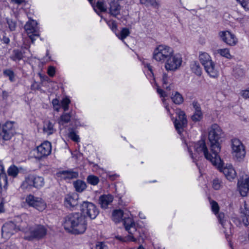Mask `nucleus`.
I'll list each match as a JSON object with an SVG mask.
<instances>
[{
    "label": "nucleus",
    "instance_id": "obj_3",
    "mask_svg": "<svg viewBox=\"0 0 249 249\" xmlns=\"http://www.w3.org/2000/svg\"><path fill=\"white\" fill-rule=\"evenodd\" d=\"M194 149L196 152L199 153L203 152L205 158L210 160L213 165L219 166L221 162V158L218 154H214L213 151L209 153L204 140L198 141L194 144Z\"/></svg>",
    "mask_w": 249,
    "mask_h": 249
},
{
    "label": "nucleus",
    "instance_id": "obj_20",
    "mask_svg": "<svg viewBox=\"0 0 249 249\" xmlns=\"http://www.w3.org/2000/svg\"><path fill=\"white\" fill-rule=\"evenodd\" d=\"M123 224L125 227V230L128 231L130 234H133L136 231L135 223L133 219L130 217L124 218L123 221Z\"/></svg>",
    "mask_w": 249,
    "mask_h": 249
},
{
    "label": "nucleus",
    "instance_id": "obj_33",
    "mask_svg": "<svg viewBox=\"0 0 249 249\" xmlns=\"http://www.w3.org/2000/svg\"><path fill=\"white\" fill-rule=\"evenodd\" d=\"M19 218H18L16 220V224L17 227L18 228V231H25L28 229V225L27 224L26 222H23L22 220L21 221V222L19 223Z\"/></svg>",
    "mask_w": 249,
    "mask_h": 249
},
{
    "label": "nucleus",
    "instance_id": "obj_34",
    "mask_svg": "<svg viewBox=\"0 0 249 249\" xmlns=\"http://www.w3.org/2000/svg\"><path fill=\"white\" fill-rule=\"evenodd\" d=\"M18 169L15 165L11 166L8 169V174L9 176L13 177V178H16L18 176Z\"/></svg>",
    "mask_w": 249,
    "mask_h": 249
},
{
    "label": "nucleus",
    "instance_id": "obj_50",
    "mask_svg": "<svg viewBox=\"0 0 249 249\" xmlns=\"http://www.w3.org/2000/svg\"><path fill=\"white\" fill-rule=\"evenodd\" d=\"M162 86L169 84V77L167 74L163 73L162 75Z\"/></svg>",
    "mask_w": 249,
    "mask_h": 249
},
{
    "label": "nucleus",
    "instance_id": "obj_29",
    "mask_svg": "<svg viewBox=\"0 0 249 249\" xmlns=\"http://www.w3.org/2000/svg\"><path fill=\"white\" fill-rule=\"evenodd\" d=\"M61 174L64 175L66 178L69 179L76 178L78 176V173L77 172H74L71 170H65L61 172Z\"/></svg>",
    "mask_w": 249,
    "mask_h": 249
},
{
    "label": "nucleus",
    "instance_id": "obj_21",
    "mask_svg": "<svg viewBox=\"0 0 249 249\" xmlns=\"http://www.w3.org/2000/svg\"><path fill=\"white\" fill-rule=\"evenodd\" d=\"M120 5L118 2L115 0H111L109 2V11L110 15L114 17L120 14Z\"/></svg>",
    "mask_w": 249,
    "mask_h": 249
},
{
    "label": "nucleus",
    "instance_id": "obj_30",
    "mask_svg": "<svg viewBox=\"0 0 249 249\" xmlns=\"http://www.w3.org/2000/svg\"><path fill=\"white\" fill-rule=\"evenodd\" d=\"M191 69L192 71L197 75L201 74V69L198 62L194 61L191 64Z\"/></svg>",
    "mask_w": 249,
    "mask_h": 249
},
{
    "label": "nucleus",
    "instance_id": "obj_55",
    "mask_svg": "<svg viewBox=\"0 0 249 249\" xmlns=\"http://www.w3.org/2000/svg\"><path fill=\"white\" fill-rule=\"evenodd\" d=\"M242 96L243 98L247 99L249 98V90L247 89L245 90H243L242 91Z\"/></svg>",
    "mask_w": 249,
    "mask_h": 249
},
{
    "label": "nucleus",
    "instance_id": "obj_12",
    "mask_svg": "<svg viewBox=\"0 0 249 249\" xmlns=\"http://www.w3.org/2000/svg\"><path fill=\"white\" fill-rule=\"evenodd\" d=\"M24 29L33 43L36 40V38L39 36V28L35 20L27 22L24 26Z\"/></svg>",
    "mask_w": 249,
    "mask_h": 249
},
{
    "label": "nucleus",
    "instance_id": "obj_25",
    "mask_svg": "<svg viewBox=\"0 0 249 249\" xmlns=\"http://www.w3.org/2000/svg\"><path fill=\"white\" fill-rule=\"evenodd\" d=\"M23 58V53L22 51L18 49H14L12 51V53L10 56V58L15 62L19 61Z\"/></svg>",
    "mask_w": 249,
    "mask_h": 249
},
{
    "label": "nucleus",
    "instance_id": "obj_51",
    "mask_svg": "<svg viewBox=\"0 0 249 249\" xmlns=\"http://www.w3.org/2000/svg\"><path fill=\"white\" fill-rule=\"evenodd\" d=\"M55 70L54 67L50 66L48 68L47 73L50 76L53 77L55 74Z\"/></svg>",
    "mask_w": 249,
    "mask_h": 249
},
{
    "label": "nucleus",
    "instance_id": "obj_26",
    "mask_svg": "<svg viewBox=\"0 0 249 249\" xmlns=\"http://www.w3.org/2000/svg\"><path fill=\"white\" fill-rule=\"evenodd\" d=\"M124 212L121 210H114L112 213V219L116 223L120 222L121 220L123 221V217Z\"/></svg>",
    "mask_w": 249,
    "mask_h": 249
},
{
    "label": "nucleus",
    "instance_id": "obj_57",
    "mask_svg": "<svg viewBox=\"0 0 249 249\" xmlns=\"http://www.w3.org/2000/svg\"><path fill=\"white\" fill-rule=\"evenodd\" d=\"M1 40L4 43L6 44H8L10 42L9 38L5 36H3L2 38L1 39Z\"/></svg>",
    "mask_w": 249,
    "mask_h": 249
},
{
    "label": "nucleus",
    "instance_id": "obj_13",
    "mask_svg": "<svg viewBox=\"0 0 249 249\" xmlns=\"http://www.w3.org/2000/svg\"><path fill=\"white\" fill-rule=\"evenodd\" d=\"M176 114L178 118H176L174 122V125L176 130L179 134L183 132L184 127L187 124V120L186 117L185 113L183 111L180 109H177Z\"/></svg>",
    "mask_w": 249,
    "mask_h": 249
},
{
    "label": "nucleus",
    "instance_id": "obj_44",
    "mask_svg": "<svg viewBox=\"0 0 249 249\" xmlns=\"http://www.w3.org/2000/svg\"><path fill=\"white\" fill-rule=\"evenodd\" d=\"M6 22L11 31H14L16 30L17 23L15 21L12 19L6 18Z\"/></svg>",
    "mask_w": 249,
    "mask_h": 249
},
{
    "label": "nucleus",
    "instance_id": "obj_17",
    "mask_svg": "<svg viewBox=\"0 0 249 249\" xmlns=\"http://www.w3.org/2000/svg\"><path fill=\"white\" fill-rule=\"evenodd\" d=\"M219 36L223 41L230 46H234L238 42L235 35L228 31L220 32Z\"/></svg>",
    "mask_w": 249,
    "mask_h": 249
},
{
    "label": "nucleus",
    "instance_id": "obj_39",
    "mask_svg": "<svg viewBox=\"0 0 249 249\" xmlns=\"http://www.w3.org/2000/svg\"><path fill=\"white\" fill-rule=\"evenodd\" d=\"M7 177L5 172L0 173V186L3 185L4 188L7 185Z\"/></svg>",
    "mask_w": 249,
    "mask_h": 249
},
{
    "label": "nucleus",
    "instance_id": "obj_64",
    "mask_svg": "<svg viewBox=\"0 0 249 249\" xmlns=\"http://www.w3.org/2000/svg\"><path fill=\"white\" fill-rule=\"evenodd\" d=\"M62 107L64 111H66L69 109V106H62Z\"/></svg>",
    "mask_w": 249,
    "mask_h": 249
},
{
    "label": "nucleus",
    "instance_id": "obj_36",
    "mask_svg": "<svg viewBox=\"0 0 249 249\" xmlns=\"http://www.w3.org/2000/svg\"><path fill=\"white\" fill-rule=\"evenodd\" d=\"M71 118V115L70 113H64L60 117L59 123L60 124L68 123L70 122Z\"/></svg>",
    "mask_w": 249,
    "mask_h": 249
},
{
    "label": "nucleus",
    "instance_id": "obj_15",
    "mask_svg": "<svg viewBox=\"0 0 249 249\" xmlns=\"http://www.w3.org/2000/svg\"><path fill=\"white\" fill-rule=\"evenodd\" d=\"M219 166L218 165H213L217 167V168L222 172L225 177L230 181L233 179L236 176V172L231 164H227L224 166V163L221 160V162Z\"/></svg>",
    "mask_w": 249,
    "mask_h": 249
},
{
    "label": "nucleus",
    "instance_id": "obj_18",
    "mask_svg": "<svg viewBox=\"0 0 249 249\" xmlns=\"http://www.w3.org/2000/svg\"><path fill=\"white\" fill-rule=\"evenodd\" d=\"M78 195L76 193L67 195L65 197L64 205L68 208H73L78 205Z\"/></svg>",
    "mask_w": 249,
    "mask_h": 249
},
{
    "label": "nucleus",
    "instance_id": "obj_49",
    "mask_svg": "<svg viewBox=\"0 0 249 249\" xmlns=\"http://www.w3.org/2000/svg\"><path fill=\"white\" fill-rule=\"evenodd\" d=\"M192 105L195 110V112H201L200 104L197 101H194L192 103Z\"/></svg>",
    "mask_w": 249,
    "mask_h": 249
},
{
    "label": "nucleus",
    "instance_id": "obj_7",
    "mask_svg": "<svg viewBox=\"0 0 249 249\" xmlns=\"http://www.w3.org/2000/svg\"><path fill=\"white\" fill-rule=\"evenodd\" d=\"M80 213L84 216V217H88L91 219H95L99 213V211L96 205L92 202L88 201H83L80 204Z\"/></svg>",
    "mask_w": 249,
    "mask_h": 249
},
{
    "label": "nucleus",
    "instance_id": "obj_16",
    "mask_svg": "<svg viewBox=\"0 0 249 249\" xmlns=\"http://www.w3.org/2000/svg\"><path fill=\"white\" fill-rule=\"evenodd\" d=\"M17 231H18V228L17 224L12 221L5 223L1 229L2 235L6 237H10Z\"/></svg>",
    "mask_w": 249,
    "mask_h": 249
},
{
    "label": "nucleus",
    "instance_id": "obj_42",
    "mask_svg": "<svg viewBox=\"0 0 249 249\" xmlns=\"http://www.w3.org/2000/svg\"><path fill=\"white\" fill-rule=\"evenodd\" d=\"M96 7L101 12H106L107 11V6L103 1L98 0L96 3Z\"/></svg>",
    "mask_w": 249,
    "mask_h": 249
},
{
    "label": "nucleus",
    "instance_id": "obj_11",
    "mask_svg": "<svg viewBox=\"0 0 249 249\" xmlns=\"http://www.w3.org/2000/svg\"><path fill=\"white\" fill-rule=\"evenodd\" d=\"M231 142L233 156L240 161L244 158L246 154L244 146L241 142L237 139L231 140Z\"/></svg>",
    "mask_w": 249,
    "mask_h": 249
},
{
    "label": "nucleus",
    "instance_id": "obj_4",
    "mask_svg": "<svg viewBox=\"0 0 249 249\" xmlns=\"http://www.w3.org/2000/svg\"><path fill=\"white\" fill-rule=\"evenodd\" d=\"M174 53L173 49L166 45H158L153 53V59L157 62L164 63L167 59Z\"/></svg>",
    "mask_w": 249,
    "mask_h": 249
},
{
    "label": "nucleus",
    "instance_id": "obj_53",
    "mask_svg": "<svg viewBox=\"0 0 249 249\" xmlns=\"http://www.w3.org/2000/svg\"><path fill=\"white\" fill-rule=\"evenodd\" d=\"M157 92L160 95V96L161 97H166L167 96V95L166 93V92L163 89H162L158 88L157 89Z\"/></svg>",
    "mask_w": 249,
    "mask_h": 249
},
{
    "label": "nucleus",
    "instance_id": "obj_52",
    "mask_svg": "<svg viewBox=\"0 0 249 249\" xmlns=\"http://www.w3.org/2000/svg\"><path fill=\"white\" fill-rule=\"evenodd\" d=\"M163 88L167 90H173L174 89V86L173 84L169 83L168 85L163 86Z\"/></svg>",
    "mask_w": 249,
    "mask_h": 249
},
{
    "label": "nucleus",
    "instance_id": "obj_54",
    "mask_svg": "<svg viewBox=\"0 0 249 249\" xmlns=\"http://www.w3.org/2000/svg\"><path fill=\"white\" fill-rule=\"evenodd\" d=\"M71 102L69 98H65L61 101L62 106H69Z\"/></svg>",
    "mask_w": 249,
    "mask_h": 249
},
{
    "label": "nucleus",
    "instance_id": "obj_24",
    "mask_svg": "<svg viewBox=\"0 0 249 249\" xmlns=\"http://www.w3.org/2000/svg\"><path fill=\"white\" fill-rule=\"evenodd\" d=\"M43 130L44 133L47 135H52L55 131V129L53 127V124L50 121L44 123Z\"/></svg>",
    "mask_w": 249,
    "mask_h": 249
},
{
    "label": "nucleus",
    "instance_id": "obj_6",
    "mask_svg": "<svg viewBox=\"0 0 249 249\" xmlns=\"http://www.w3.org/2000/svg\"><path fill=\"white\" fill-rule=\"evenodd\" d=\"M44 179L42 177L29 174L25 178L21 187L23 189H31L34 187L39 189L44 186Z\"/></svg>",
    "mask_w": 249,
    "mask_h": 249
},
{
    "label": "nucleus",
    "instance_id": "obj_38",
    "mask_svg": "<svg viewBox=\"0 0 249 249\" xmlns=\"http://www.w3.org/2000/svg\"><path fill=\"white\" fill-rule=\"evenodd\" d=\"M130 34V32L129 31V29L126 28H124L122 29L121 33H120V36H119L118 35H117V36L122 40H124V38H125L127 36H128Z\"/></svg>",
    "mask_w": 249,
    "mask_h": 249
},
{
    "label": "nucleus",
    "instance_id": "obj_10",
    "mask_svg": "<svg viewBox=\"0 0 249 249\" xmlns=\"http://www.w3.org/2000/svg\"><path fill=\"white\" fill-rule=\"evenodd\" d=\"M51 151V143L48 141H45L36 147L35 150L34 156L36 159L40 160L49 155Z\"/></svg>",
    "mask_w": 249,
    "mask_h": 249
},
{
    "label": "nucleus",
    "instance_id": "obj_61",
    "mask_svg": "<svg viewBox=\"0 0 249 249\" xmlns=\"http://www.w3.org/2000/svg\"><path fill=\"white\" fill-rule=\"evenodd\" d=\"M4 169L1 162L0 161V173H4Z\"/></svg>",
    "mask_w": 249,
    "mask_h": 249
},
{
    "label": "nucleus",
    "instance_id": "obj_37",
    "mask_svg": "<svg viewBox=\"0 0 249 249\" xmlns=\"http://www.w3.org/2000/svg\"><path fill=\"white\" fill-rule=\"evenodd\" d=\"M233 75L236 79H239L244 75V71L242 69L236 68L233 70Z\"/></svg>",
    "mask_w": 249,
    "mask_h": 249
},
{
    "label": "nucleus",
    "instance_id": "obj_28",
    "mask_svg": "<svg viewBox=\"0 0 249 249\" xmlns=\"http://www.w3.org/2000/svg\"><path fill=\"white\" fill-rule=\"evenodd\" d=\"M171 99L177 105H180L183 102L182 96L178 91L175 92L174 94H172Z\"/></svg>",
    "mask_w": 249,
    "mask_h": 249
},
{
    "label": "nucleus",
    "instance_id": "obj_41",
    "mask_svg": "<svg viewBox=\"0 0 249 249\" xmlns=\"http://www.w3.org/2000/svg\"><path fill=\"white\" fill-rule=\"evenodd\" d=\"M87 181L89 183L93 185H96L98 183L99 180L98 177L90 175L88 177Z\"/></svg>",
    "mask_w": 249,
    "mask_h": 249
},
{
    "label": "nucleus",
    "instance_id": "obj_60",
    "mask_svg": "<svg viewBox=\"0 0 249 249\" xmlns=\"http://www.w3.org/2000/svg\"><path fill=\"white\" fill-rule=\"evenodd\" d=\"M117 177H118V176L116 174H113L111 175H109L108 178L109 179L113 180L115 179V178Z\"/></svg>",
    "mask_w": 249,
    "mask_h": 249
},
{
    "label": "nucleus",
    "instance_id": "obj_31",
    "mask_svg": "<svg viewBox=\"0 0 249 249\" xmlns=\"http://www.w3.org/2000/svg\"><path fill=\"white\" fill-rule=\"evenodd\" d=\"M3 75L5 76L8 77L9 80L12 82H14L16 81L15 76L16 75L13 71L11 69H6L4 70L3 71Z\"/></svg>",
    "mask_w": 249,
    "mask_h": 249
},
{
    "label": "nucleus",
    "instance_id": "obj_48",
    "mask_svg": "<svg viewBox=\"0 0 249 249\" xmlns=\"http://www.w3.org/2000/svg\"><path fill=\"white\" fill-rule=\"evenodd\" d=\"M96 249H108V247L104 242H98L96 245Z\"/></svg>",
    "mask_w": 249,
    "mask_h": 249
},
{
    "label": "nucleus",
    "instance_id": "obj_9",
    "mask_svg": "<svg viewBox=\"0 0 249 249\" xmlns=\"http://www.w3.org/2000/svg\"><path fill=\"white\" fill-rule=\"evenodd\" d=\"M182 60L179 54H174V53L164 62V67L166 71H174L179 68Z\"/></svg>",
    "mask_w": 249,
    "mask_h": 249
},
{
    "label": "nucleus",
    "instance_id": "obj_1",
    "mask_svg": "<svg viewBox=\"0 0 249 249\" xmlns=\"http://www.w3.org/2000/svg\"><path fill=\"white\" fill-rule=\"evenodd\" d=\"M65 229L73 234H81L87 229V221L79 213H71L65 217L63 223Z\"/></svg>",
    "mask_w": 249,
    "mask_h": 249
},
{
    "label": "nucleus",
    "instance_id": "obj_8",
    "mask_svg": "<svg viewBox=\"0 0 249 249\" xmlns=\"http://www.w3.org/2000/svg\"><path fill=\"white\" fill-rule=\"evenodd\" d=\"M29 234H26L24 239L28 241L40 239L43 238L47 233L45 227L41 225H36L29 228Z\"/></svg>",
    "mask_w": 249,
    "mask_h": 249
},
{
    "label": "nucleus",
    "instance_id": "obj_59",
    "mask_svg": "<svg viewBox=\"0 0 249 249\" xmlns=\"http://www.w3.org/2000/svg\"><path fill=\"white\" fill-rule=\"evenodd\" d=\"M245 10H249V0L246 1L243 5L242 6Z\"/></svg>",
    "mask_w": 249,
    "mask_h": 249
},
{
    "label": "nucleus",
    "instance_id": "obj_14",
    "mask_svg": "<svg viewBox=\"0 0 249 249\" xmlns=\"http://www.w3.org/2000/svg\"><path fill=\"white\" fill-rule=\"evenodd\" d=\"M25 201L30 206L35 208L39 211H42L46 208V204L41 198L35 197L32 195L28 196Z\"/></svg>",
    "mask_w": 249,
    "mask_h": 249
},
{
    "label": "nucleus",
    "instance_id": "obj_63",
    "mask_svg": "<svg viewBox=\"0 0 249 249\" xmlns=\"http://www.w3.org/2000/svg\"><path fill=\"white\" fill-rule=\"evenodd\" d=\"M188 151L190 153V156L191 157L192 159H194V157L193 156V153L192 152V151L190 150V148H188Z\"/></svg>",
    "mask_w": 249,
    "mask_h": 249
},
{
    "label": "nucleus",
    "instance_id": "obj_43",
    "mask_svg": "<svg viewBox=\"0 0 249 249\" xmlns=\"http://www.w3.org/2000/svg\"><path fill=\"white\" fill-rule=\"evenodd\" d=\"M203 117L202 112H195L194 114L192 116L191 119L193 121L195 122L200 121Z\"/></svg>",
    "mask_w": 249,
    "mask_h": 249
},
{
    "label": "nucleus",
    "instance_id": "obj_40",
    "mask_svg": "<svg viewBox=\"0 0 249 249\" xmlns=\"http://www.w3.org/2000/svg\"><path fill=\"white\" fill-rule=\"evenodd\" d=\"M217 53L227 58H231V55L230 54L229 50L228 49H219L217 50Z\"/></svg>",
    "mask_w": 249,
    "mask_h": 249
},
{
    "label": "nucleus",
    "instance_id": "obj_45",
    "mask_svg": "<svg viewBox=\"0 0 249 249\" xmlns=\"http://www.w3.org/2000/svg\"><path fill=\"white\" fill-rule=\"evenodd\" d=\"M222 186V181L218 178L214 179L213 181V187L215 190H219Z\"/></svg>",
    "mask_w": 249,
    "mask_h": 249
},
{
    "label": "nucleus",
    "instance_id": "obj_23",
    "mask_svg": "<svg viewBox=\"0 0 249 249\" xmlns=\"http://www.w3.org/2000/svg\"><path fill=\"white\" fill-rule=\"evenodd\" d=\"M113 197L111 195L101 196L99 199V203L102 208L106 209L112 202Z\"/></svg>",
    "mask_w": 249,
    "mask_h": 249
},
{
    "label": "nucleus",
    "instance_id": "obj_32",
    "mask_svg": "<svg viewBox=\"0 0 249 249\" xmlns=\"http://www.w3.org/2000/svg\"><path fill=\"white\" fill-rule=\"evenodd\" d=\"M217 218L220 222V223L221 224L223 228L226 229V226H228L230 225V223L228 222V221H226V220H225V214L223 213H217Z\"/></svg>",
    "mask_w": 249,
    "mask_h": 249
},
{
    "label": "nucleus",
    "instance_id": "obj_35",
    "mask_svg": "<svg viewBox=\"0 0 249 249\" xmlns=\"http://www.w3.org/2000/svg\"><path fill=\"white\" fill-rule=\"evenodd\" d=\"M140 3L142 4L145 5L147 7L152 6L155 8H158L159 6V4H158V3L155 0H140Z\"/></svg>",
    "mask_w": 249,
    "mask_h": 249
},
{
    "label": "nucleus",
    "instance_id": "obj_2",
    "mask_svg": "<svg viewBox=\"0 0 249 249\" xmlns=\"http://www.w3.org/2000/svg\"><path fill=\"white\" fill-rule=\"evenodd\" d=\"M225 137V134L221 128L216 124H213L210 128L208 139L211 151L218 154L221 150L222 139Z\"/></svg>",
    "mask_w": 249,
    "mask_h": 249
},
{
    "label": "nucleus",
    "instance_id": "obj_62",
    "mask_svg": "<svg viewBox=\"0 0 249 249\" xmlns=\"http://www.w3.org/2000/svg\"><path fill=\"white\" fill-rule=\"evenodd\" d=\"M12 0L15 3L18 4H20L24 1V0Z\"/></svg>",
    "mask_w": 249,
    "mask_h": 249
},
{
    "label": "nucleus",
    "instance_id": "obj_47",
    "mask_svg": "<svg viewBox=\"0 0 249 249\" xmlns=\"http://www.w3.org/2000/svg\"><path fill=\"white\" fill-rule=\"evenodd\" d=\"M69 138L73 141L75 142H78L80 138L78 135H77L74 131H71L69 134Z\"/></svg>",
    "mask_w": 249,
    "mask_h": 249
},
{
    "label": "nucleus",
    "instance_id": "obj_46",
    "mask_svg": "<svg viewBox=\"0 0 249 249\" xmlns=\"http://www.w3.org/2000/svg\"><path fill=\"white\" fill-rule=\"evenodd\" d=\"M210 204L211 205L212 210L213 212V213L215 214L218 213L219 210V207L218 205V203L214 200H212L210 201Z\"/></svg>",
    "mask_w": 249,
    "mask_h": 249
},
{
    "label": "nucleus",
    "instance_id": "obj_19",
    "mask_svg": "<svg viewBox=\"0 0 249 249\" xmlns=\"http://www.w3.org/2000/svg\"><path fill=\"white\" fill-rule=\"evenodd\" d=\"M238 186L241 195L243 196H246L249 191V178L246 177L239 180Z\"/></svg>",
    "mask_w": 249,
    "mask_h": 249
},
{
    "label": "nucleus",
    "instance_id": "obj_5",
    "mask_svg": "<svg viewBox=\"0 0 249 249\" xmlns=\"http://www.w3.org/2000/svg\"><path fill=\"white\" fill-rule=\"evenodd\" d=\"M199 60L206 71L211 77L213 78L218 77V71L215 68V64L212 61L208 53H201L199 54Z\"/></svg>",
    "mask_w": 249,
    "mask_h": 249
},
{
    "label": "nucleus",
    "instance_id": "obj_22",
    "mask_svg": "<svg viewBox=\"0 0 249 249\" xmlns=\"http://www.w3.org/2000/svg\"><path fill=\"white\" fill-rule=\"evenodd\" d=\"M240 211L243 223L245 226H247L249 224V209L246 202H244V208H241Z\"/></svg>",
    "mask_w": 249,
    "mask_h": 249
},
{
    "label": "nucleus",
    "instance_id": "obj_56",
    "mask_svg": "<svg viewBox=\"0 0 249 249\" xmlns=\"http://www.w3.org/2000/svg\"><path fill=\"white\" fill-rule=\"evenodd\" d=\"M109 26L113 32H115L117 29V26L115 21H113L111 24L109 25Z\"/></svg>",
    "mask_w": 249,
    "mask_h": 249
},
{
    "label": "nucleus",
    "instance_id": "obj_27",
    "mask_svg": "<svg viewBox=\"0 0 249 249\" xmlns=\"http://www.w3.org/2000/svg\"><path fill=\"white\" fill-rule=\"evenodd\" d=\"M73 184L75 190L78 192H83L87 187L86 183L84 181L80 179L74 181Z\"/></svg>",
    "mask_w": 249,
    "mask_h": 249
},
{
    "label": "nucleus",
    "instance_id": "obj_58",
    "mask_svg": "<svg viewBox=\"0 0 249 249\" xmlns=\"http://www.w3.org/2000/svg\"><path fill=\"white\" fill-rule=\"evenodd\" d=\"M52 104H53V106L54 107H55L59 106V101L56 98L54 99L53 100Z\"/></svg>",
    "mask_w": 249,
    "mask_h": 249
}]
</instances>
